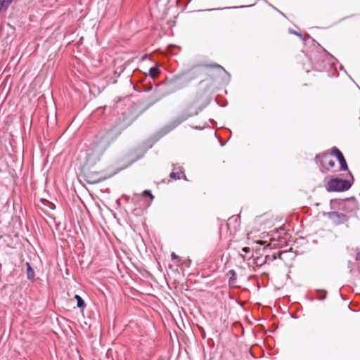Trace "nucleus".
<instances>
[{"label":"nucleus","mask_w":360,"mask_h":360,"mask_svg":"<svg viewBox=\"0 0 360 360\" xmlns=\"http://www.w3.org/2000/svg\"><path fill=\"white\" fill-rule=\"evenodd\" d=\"M269 257L270 255H266L264 257L262 256L257 257L256 258H255V264L257 266H262L268 261V259H269Z\"/></svg>","instance_id":"9b49d317"},{"label":"nucleus","mask_w":360,"mask_h":360,"mask_svg":"<svg viewBox=\"0 0 360 360\" xmlns=\"http://www.w3.org/2000/svg\"><path fill=\"white\" fill-rule=\"evenodd\" d=\"M198 114V111L195 112H188V110L183 112L181 115H179L177 118L173 121L167 127L169 128L167 131H169L176 127L179 124H180L184 121L186 120L188 117L197 115Z\"/></svg>","instance_id":"1a4fd4ad"},{"label":"nucleus","mask_w":360,"mask_h":360,"mask_svg":"<svg viewBox=\"0 0 360 360\" xmlns=\"http://www.w3.org/2000/svg\"><path fill=\"white\" fill-rule=\"evenodd\" d=\"M160 74V70L158 68V65L157 64L155 66L152 67L149 70V75L153 79L157 77Z\"/></svg>","instance_id":"4468645a"},{"label":"nucleus","mask_w":360,"mask_h":360,"mask_svg":"<svg viewBox=\"0 0 360 360\" xmlns=\"http://www.w3.org/2000/svg\"><path fill=\"white\" fill-rule=\"evenodd\" d=\"M315 161L321 172L326 174L328 172H334L335 162L328 153H323L316 155Z\"/></svg>","instance_id":"7ed1b4c3"},{"label":"nucleus","mask_w":360,"mask_h":360,"mask_svg":"<svg viewBox=\"0 0 360 360\" xmlns=\"http://www.w3.org/2000/svg\"><path fill=\"white\" fill-rule=\"evenodd\" d=\"M282 254H283V252H278V254H273L272 255H270V257L269 259H268V260H270V261H274L275 259H276L277 258H281V256H282Z\"/></svg>","instance_id":"6ab92c4d"},{"label":"nucleus","mask_w":360,"mask_h":360,"mask_svg":"<svg viewBox=\"0 0 360 360\" xmlns=\"http://www.w3.org/2000/svg\"><path fill=\"white\" fill-rule=\"evenodd\" d=\"M195 128L196 129H203V127H197Z\"/></svg>","instance_id":"393cba45"},{"label":"nucleus","mask_w":360,"mask_h":360,"mask_svg":"<svg viewBox=\"0 0 360 360\" xmlns=\"http://www.w3.org/2000/svg\"><path fill=\"white\" fill-rule=\"evenodd\" d=\"M154 199L153 195L149 190H145L143 193L139 194H134L132 198V201L141 208L148 207Z\"/></svg>","instance_id":"423d86ee"},{"label":"nucleus","mask_w":360,"mask_h":360,"mask_svg":"<svg viewBox=\"0 0 360 360\" xmlns=\"http://www.w3.org/2000/svg\"><path fill=\"white\" fill-rule=\"evenodd\" d=\"M231 221H235L236 222H237V221H238V218H237V217H233H233H229V222L226 224V225H227V226H228V228H229V224H230V223H231Z\"/></svg>","instance_id":"aec40b11"},{"label":"nucleus","mask_w":360,"mask_h":360,"mask_svg":"<svg viewBox=\"0 0 360 360\" xmlns=\"http://www.w3.org/2000/svg\"><path fill=\"white\" fill-rule=\"evenodd\" d=\"M75 299L77 300V306L78 308L85 307V302H84V300L79 295H75Z\"/></svg>","instance_id":"dca6fc26"},{"label":"nucleus","mask_w":360,"mask_h":360,"mask_svg":"<svg viewBox=\"0 0 360 360\" xmlns=\"http://www.w3.org/2000/svg\"><path fill=\"white\" fill-rule=\"evenodd\" d=\"M340 163V170L341 171H348V166L346 162V160L343 155H341L339 158H337Z\"/></svg>","instance_id":"f8f14e48"},{"label":"nucleus","mask_w":360,"mask_h":360,"mask_svg":"<svg viewBox=\"0 0 360 360\" xmlns=\"http://www.w3.org/2000/svg\"><path fill=\"white\" fill-rule=\"evenodd\" d=\"M84 179L89 184L100 183L107 179V176L102 171H97L85 168L83 172Z\"/></svg>","instance_id":"39448f33"},{"label":"nucleus","mask_w":360,"mask_h":360,"mask_svg":"<svg viewBox=\"0 0 360 360\" xmlns=\"http://www.w3.org/2000/svg\"><path fill=\"white\" fill-rule=\"evenodd\" d=\"M330 155V156L333 155V156H335L336 158H339L343 154L337 147H333L331 148V153Z\"/></svg>","instance_id":"f3484780"},{"label":"nucleus","mask_w":360,"mask_h":360,"mask_svg":"<svg viewBox=\"0 0 360 360\" xmlns=\"http://www.w3.org/2000/svg\"><path fill=\"white\" fill-rule=\"evenodd\" d=\"M26 267H27V278L29 280H34V276H35L34 271L29 262H26Z\"/></svg>","instance_id":"ddd939ff"},{"label":"nucleus","mask_w":360,"mask_h":360,"mask_svg":"<svg viewBox=\"0 0 360 360\" xmlns=\"http://www.w3.org/2000/svg\"><path fill=\"white\" fill-rule=\"evenodd\" d=\"M242 252L245 253H249L250 252V248L248 247H244L242 248Z\"/></svg>","instance_id":"412c9836"},{"label":"nucleus","mask_w":360,"mask_h":360,"mask_svg":"<svg viewBox=\"0 0 360 360\" xmlns=\"http://www.w3.org/2000/svg\"><path fill=\"white\" fill-rule=\"evenodd\" d=\"M215 68V69H219L221 70L225 71L224 68L217 64V63H212V64H206L203 65H198L196 66L192 69H191L188 72L184 73L181 75V78L184 82H190L194 79L198 78L202 74V68Z\"/></svg>","instance_id":"20e7f679"},{"label":"nucleus","mask_w":360,"mask_h":360,"mask_svg":"<svg viewBox=\"0 0 360 360\" xmlns=\"http://www.w3.org/2000/svg\"><path fill=\"white\" fill-rule=\"evenodd\" d=\"M124 127L120 124L105 125L95 136L92 146L86 153V161L94 164L98 161L106 148L121 134Z\"/></svg>","instance_id":"f257e3e1"},{"label":"nucleus","mask_w":360,"mask_h":360,"mask_svg":"<svg viewBox=\"0 0 360 360\" xmlns=\"http://www.w3.org/2000/svg\"><path fill=\"white\" fill-rule=\"evenodd\" d=\"M352 181L349 179H342L340 178H333L330 179L326 185V188L328 192H343L349 190L354 181L352 173L348 171Z\"/></svg>","instance_id":"f03ea898"},{"label":"nucleus","mask_w":360,"mask_h":360,"mask_svg":"<svg viewBox=\"0 0 360 360\" xmlns=\"http://www.w3.org/2000/svg\"><path fill=\"white\" fill-rule=\"evenodd\" d=\"M146 58H147V55L146 54V55H144V56H142L141 60H144V59H146Z\"/></svg>","instance_id":"b1692460"},{"label":"nucleus","mask_w":360,"mask_h":360,"mask_svg":"<svg viewBox=\"0 0 360 360\" xmlns=\"http://www.w3.org/2000/svg\"><path fill=\"white\" fill-rule=\"evenodd\" d=\"M171 257L172 260L179 259V256L176 255L174 252H172L171 254Z\"/></svg>","instance_id":"4be33fe9"},{"label":"nucleus","mask_w":360,"mask_h":360,"mask_svg":"<svg viewBox=\"0 0 360 360\" xmlns=\"http://www.w3.org/2000/svg\"><path fill=\"white\" fill-rule=\"evenodd\" d=\"M173 170H176V172H172L169 174V177L174 180H179L182 178V175L186 177L184 174V172L183 170V168L181 167H178L177 168L174 166Z\"/></svg>","instance_id":"9d476101"},{"label":"nucleus","mask_w":360,"mask_h":360,"mask_svg":"<svg viewBox=\"0 0 360 360\" xmlns=\"http://www.w3.org/2000/svg\"><path fill=\"white\" fill-rule=\"evenodd\" d=\"M292 32V34H294L297 35V36H300V37H301V36H302V34H301L300 33H299V32H296V31H292V32Z\"/></svg>","instance_id":"5701e85b"},{"label":"nucleus","mask_w":360,"mask_h":360,"mask_svg":"<svg viewBox=\"0 0 360 360\" xmlns=\"http://www.w3.org/2000/svg\"><path fill=\"white\" fill-rule=\"evenodd\" d=\"M326 215L335 225L342 224L349 220L347 214L336 211L329 212Z\"/></svg>","instance_id":"6e6552de"},{"label":"nucleus","mask_w":360,"mask_h":360,"mask_svg":"<svg viewBox=\"0 0 360 360\" xmlns=\"http://www.w3.org/2000/svg\"><path fill=\"white\" fill-rule=\"evenodd\" d=\"M338 201L340 209L347 213L356 212L359 207V203L354 198H350L345 200H331V202Z\"/></svg>","instance_id":"0eeeda50"},{"label":"nucleus","mask_w":360,"mask_h":360,"mask_svg":"<svg viewBox=\"0 0 360 360\" xmlns=\"http://www.w3.org/2000/svg\"><path fill=\"white\" fill-rule=\"evenodd\" d=\"M13 0H0V11L2 9L6 10Z\"/></svg>","instance_id":"2eb2a0df"},{"label":"nucleus","mask_w":360,"mask_h":360,"mask_svg":"<svg viewBox=\"0 0 360 360\" xmlns=\"http://www.w3.org/2000/svg\"><path fill=\"white\" fill-rule=\"evenodd\" d=\"M229 274L231 275L229 278V282L230 284H232L236 279V273L233 269H231L229 271Z\"/></svg>","instance_id":"a211bd4d"}]
</instances>
